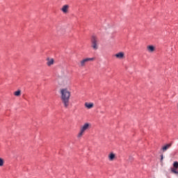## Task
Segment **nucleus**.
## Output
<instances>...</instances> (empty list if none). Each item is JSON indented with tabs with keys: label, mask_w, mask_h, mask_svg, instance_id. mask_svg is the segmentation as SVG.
<instances>
[{
	"label": "nucleus",
	"mask_w": 178,
	"mask_h": 178,
	"mask_svg": "<svg viewBox=\"0 0 178 178\" xmlns=\"http://www.w3.org/2000/svg\"><path fill=\"white\" fill-rule=\"evenodd\" d=\"M60 98L63 106L65 109H67L69 108V105H70V92L68 91L67 88H63L60 90Z\"/></svg>",
	"instance_id": "obj_1"
},
{
	"label": "nucleus",
	"mask_w": 178,
	"mask_h": 178,
	"mask_svg": "<svg viewBox=\"0 0 178 178\" xmlns=\"http://www.w3.org/2000/svg\"><path fill=\"white\" fill-rule=\"evenodd\" d=\"M89 129H91V124L90 122H86L83 124L80 128L79 133L78 134V137H82L86 131H87V130H89Z\"/></svg>",
	"instance_id": "obj_2"
},
{
	"label": "nucleus",
	"mask_w": 178,
	"mask_h": 178,
	"mask_svg": "<svg viewBox=\"0 0 178 178\" xmlns=\"http://www.w3.org/2000/svg\"><path fill=\"white\" fill-rule=\"evenodd\" d=\"M91 43H92V48L95 51H97V49H98V38L94 35L92 36Z\"/></svg>",
	"instance_id": "obj_3"
},
{
	"label": "nucleus",
	"mask_w": 178,
	"mask_h": 178,
	"mask_svg": "<svg viewBox=\"0 0 178 178\" xmlns=\"http://www.w3.org/2000/svg\"><path fill=\"white\" fill-rule=\"evenodd\" d=\"M93 60H95V57L83 58L80 62V66H81V67H84V66H86V65H87V63H88V62H93Z\"/></svg>",
	"instance_id": "obj_4"
},
{
	"label": "nucleus",
	"mask_w": 178,
	"mask_h": 178,
	"mask_svg": "<svg viewBox=\"0 0 178 178\" xmlns=\"http://www.w3.org/2000/svg\"><path fill=\"white\" fill-rule=\"evenodd\" d=\"M115 58L117 59H124V52H119L115 54Z\"/></svg>",
	"instance_id": "obj_5"
},
{
	"label": "nucleus",
	"mask_w": 178,
	"mask_h": 178,
	"mask_svg": "<svg viewBox=\"0 0 178 178\" xmlns=\"http://www.w3.org/2000/svg\"><path fill=\"white\" fill-rule=\"evenodd\" d=\"M62 12L67 13L69 12V5H64L61 8Z\"/></svg>",
	"instance_id": "obj_6"
},
{
	"label": "nucleus",
	"mask_w": 178,
	"mask_h": 178,
	"mask_svg": "<svg viewBox=\"0 0 178 178\" xmlns=\"http://www.w3.org/2000/svg\"><path fill=\"white\" fill-rule=\"evenodd\" d=\"M172 147V143H168L162 147L163 152H165Z\"/></svg>",
	"instance_id": "obj_7"
},
{
	"label": "nucleus",
	"mask_w": 178,
	"mask_h": 178,
	"mask_svg": "<svg viewBox=\"0 0 178 178\" xmlns=\"http://www.w3.org/2000/svg\"><path fill=\"white\" fill-rule=\"evenodd\" d=\"M47 66H52L54 65V58H47Z\"/></svg>",
	"instance_id": "obj_8"
},
{
	"label": "nucleus",
	"mask_w": 178,
	"mask_h": 178,
	"mask_svg": "<svg viewBox=\"0 0 178 178\" xmlns=\"http://www.w3.org/2000/svg\"><path fill=\"white\" fill-rule=\"evenodd\" d=\"M86 108H88V109H91L92 108H94V104L92 103H85Z\"/></svg>",
	"instance_id": "obj_9"
},
{
	"label": "nucleus",
	"mask_w": 178,
	"mask_h": 178,
	"mask_svg": "<svg viewBox=\"0 0 178 178\" xmlns=\"http://www.w3.org/2000/svg\"><path fill=\"white\" fill-rule=\"evenodd\" d=\"M108 159H109V161H113L115 159V154L111 153L108 155Z\"/></svg>",
	"instance_id": "obj_10"
},
{
	"label": "nucleus",
	"mask_w": 178,
	"mask_h": 178,
	"mask_svg": "<svg viewBox=\"0 0 178 178\" xmlns=\"http://www.w3.org/2000/svg\"><path fill=\"white\" fill-rule=\"evenodd\" d=\"M147 49L149 52H154V51H155V47H154V46H148Z\"/></svg>",
	"instance_id": "obj_11"
},
{
	"label": "nucleus",
	"mask_w": 178,
	"mask_h": 178,
	"mask_svg": "<svg viewBox=\"0 0 178 178\" xmlns=\"http://www.w3.org/2000/svg\"><path fill=\"white\" fill-rule=\"evenodd\" d=\"M22 94V90H17L14 92V95H15V97H20Z\"/></svg>",
	"instance_id": "obj_12"
},
{
	"label": "nucleus",
	"mask_w": 178,
	"mask_h": 178,
	"mask_svg": "<svg viewBox=\"0 0 178 178\" xmlns=\"http://www.w3.org/2000/svg\"><path fill=\"white\" fill-rule=\"evenodd\" d=\"M173 166H174V168H175V169H177L178 168V162L177 161L174 162Z\"/></svg>",
	"instance_id": "obj_13"
},
{
	"label": "nucleus",
	"mask_w": 178,
	"mask_h": 178,
	"mask_svg": "<svg viewBox=\"0 0 178 178\" xmlns=\"http://www.w3.org/2000/svg\"><path fill=\"white\" fill-rule=\"evenodd\" d=\"M4 163V161L2 158H0V166H2Z\"/></svg>",
	"instance_id": "obj_14"
},
{
	"label": "nucleus",
	"mask_w": 178,
	"mask_h": 178,
	"mask_svg": "<svg viewBox=\"0 0 178 178\" xmlns=\"http://www.w3.org/2000/svg\"><path fill=\"white\" fill-rule=\"evenodd\" d=\"M161 161L163 159V155L162 154L161 156Z\"/></svg>",
	"instance_id": "obj_15"
},
{
	"label": "nucleus",
	"mask_w": 178,
	"mask_h": 178,
	"mask_svg": "<svg viewBox=\"0 0 178 178\" xmlns=\"http://www.w3.org/2000/svg\"><path fill=\"white\" fill-rule=\"evenodd\" d=\"M172 172H174V173H177V172L175 171V170H172Z\"/></svg>",
	"instance_id": "obj_16"
}]
</instances>
